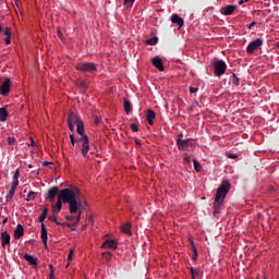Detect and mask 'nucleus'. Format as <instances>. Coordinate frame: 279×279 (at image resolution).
Masks as SVG:
<instances>
[{
  "label": "nucleus",
  "mask_w": 279,
  "mask_h": 279,
  "mask_svg": "<svg viewBox=\"0 0 279 279\" xmlns=\"http://www.w3.org/2000/svg\"><path fill=\"white\" fill-rule=\"evenodd\" d=\"M80 196V189L75 186L63 189L59 192L58 195L63 204H69V210L71 215L77 214V210H80V206H82V198Z\"/></svg>",
  "instance_id": "f257e3e1"
},
{
  "label": "nucleus",
  "mask_w": 279,
  "mask_h": 279,
  "mask_svg": "<svg viewBox=\"0 0 279 279\" xmlns=\"http://www.w3.org/2000/svg\"><path fill=\"white\" fill-rule=\"evenodd\" d=\"M228 193H230V181L225 180L216 192L214 215H219V213H221V208H223V199H226Z\"/></svg>",
  "instance_id": "f03ea898"
},
{
  "label": "nucleus",
  "mask_w": 279,
  "mask_h": 279,
  "mask_svg": "<svg viewBox=\"0 0 279 279\" xmlns=\"http://www.w3.org/2000/svg\"><path fill=\"white\" fill-rule=\"evenodd\" d=\"M76 71H81V73H88L89 75L97 74V64L93 62H81L75 66Z\"/></svg>",
  "instance_id": "7ed1b4c3"
},
{
  "label": "nucleus",
  "mask_w": 279,
  "mask_h": 279,
  "mask_svg": "<svg viewBox=\"0 0 279 279\" xmlns=\"http://www.w3.org/2000/svg\"><path fill=\"white\" fill-rule=\"evenodd\" d=\"M19 178H21V170L16 169L13 174V181L11 183V190L7 195V202H12V197H14V193H16V187L19 186Z\"/></svg>",
  "instance_id": "20e7f679"
},
{
  "label": "nucleus",
  "mask_w": 279,
  "mask_h": 279,
  "mask_svg": "<svg viewBox=\"0 0 279 279\" xmlns=\"http://www.w3.org/2000/svg\"><path fill=\"white\" fill-rule=\"evenodd\" d=\"M226 69H228V65L226 64V61L218 60L214 62V73L216 77H221L223 73H226Z\"/></svg>",
  "instance_id": "39448f33"
},
{
  "label": "nucleus",
  "mask_w": 279,
  "mask_h": 279,
  "mask_svg": "<svg viewBox=\"0 0 279 279\" xmlns=\"http://www.w3.org/2000/svg\"><path fill=\"white\" fill-rule=\"evenodd\" d=\"M262 47H263V39L257 38L248 44V46L246 47V53L252 56L254 51H258V49H260Z\"/></svg>",
  "instance_id": "423d86ee"
},
{
  "label": "nucleus",
  "mask_w": 279,
  "mask_h": 279,
  "mask_svg": "<svg viewBox=\"0 0 279 279\" xmlns=\"http://www.w3.org/2000/svg\"><path fill=\"white\" fill-rule=\"evenodd\" d=\"M77 123H82V120H80V116L75 114L74 112H70L68 116V126L71 132L75 130V125Z\"/></svg>",
  "instance_id": "0eeeda50"
},
{
  "label": "nucleus",
  "mask_w": 279,
  "mask_h": 279,
  "mask_svg": "<svg viewBox=\"0 0 279 279\" xmlns=\"http://www.w3.org/2000/svg\"><path fill=\"white\" fill-rule=\"evenodd\" d=\"M81 141H83L82 154H83L84 158H86L88 156V151H90V144L88 142V135L83 133Z\"/></svg>",
  "instance_id": "6e6552de"
},
{
  "label": "nucleus",
  "mask_w": 279,
  "mask_h": 279,
  "mask_svg": "<svg viewBox=\"0 0 279 279\" xmlns=\"http://www.w3.org/2000/svg\"><path fill=\"white\" fill-rule=\"evenodd\" d=\"M11 85H12V81L10 78H5L0 88V95H2V97L10 95Z\"/></svg>",
  "instance_id": "1a4fd4ad"
},
{
  "label": "nucleus",
  "mask_w": 279,
  "mask_h": 279,
  "mask_svg": "<svg viewBox=\"0 0 279 279\" xmlns=\"http://www.w3.org/2000/svg\"><path fill=\"white\" fill-rule=\"evenodd\" d=\"M192 141L193 140L191 138H187V140L178 138L177 145L179 149H186V147H194L195 144H193Z\"/></svg>",
  "instance_id": "9d476101"
},
{
  "label": "nucleus",
  "mask_w": 279,
  "mask_h": 279,
  "mask_svg": "<svg viewBox=\"0 0 279 279\" xmlns=\"http://www.w3.org/2000/svg\"><path fill=\"white\" fill-rule=\"evenodd\" d=\"M58 193H60V189H58V186H52L46 196V199H48V202H53V199H56V195H58Z\"/></svg>",
  "instance_id": "9b49d317"
},
{
  "label": "nucleus",
  "mask_w": 279,
  "mask_h": 279,
  "mask_svg": "<svg viewBox=\"0 0 279 279\" xmlns=\"http://www.w3.org/2000/svg\"><path fill=\"white\" fill-rule=\"evenodd\" d=\"M238 8H239V5H236V4H234V5L228 4L225 8H222V14L225 16H231V14H233L234 10H236Z\"/></svg>",
  "instance_id": "f8f14e48"
},
{
  "label": "nucleus",
  "mask_w": 279,
  "mask_h": 279,
  "mask_svg": "<svg viewBox=\"0 0 279 279\" xmlns=\"http://www.w3.org/2000/svg\"><path fill=\"white\" fill-rule=\"evenodd\" d=\"M118 243L114 240H106L102 244V250H117Z\"/></svg>",
  "instance_id": "ddd939ff"
},
{
  "label": "nucleus",
  "mask_w": 279,
  "mask_h": 279,
  "mask_svg": "<svg viewBox=\"0 0 279 279\" xmlns=\"http://www.w3.org/2000/svg\"><path fill=\"white\" fill-rule=\"evenodd\" d=\"M24 259L27 263H29V265H32L35 269H36V267H38V258L37 257H34L33 255H29V254H25Z\"/></svg>",
  "instance_id": "4468645a"
},
{
  "label": "nucleus",
  "mask_w": 279,
  "mask_h": 279,
  "mask_svg": "<svg viewBox=\"0 0 279 279\" xmlns=\"http://www.w3.org/2000/svg\"><path fill=\"white\" fill-rule=\"evenodd\" d=\"M121 232L123 234H128L129 236H132V223L131 222H125L124 225L121 226Z\"/></svg>",
  "instance_id": "2eb2a0df"
},
{
  "label": "nucleus",
  "mask_w": 279,
  "mask_h": 279,
  "mask_svg": "<svg viewBox=\"0 0 279 279\" xmlns=\"http://www.w3.org/2000/svg\"><path fill=\"white\" fill-rule=\"evenodd\" d=\"M25 234V229L23 228V225L19 223L16 226V229L14 230V239H21Z\"/></svg>",
  "instance_id": "dca6fc26"
},
{
  "label": "nucleus",
  "mask_w": 279,
  "mask_h": 279,
  "mask_svg": "<svg viewBox=\"0 0 279 279\" xmlns=\"http://www.w3.org/2000/svg\"><path fill=\"white\" fill-rule=\"evenodd\" d=\"M171 21L174 25H178L179 27H184V20L180 17V15L173 14Z\"/></svg>",
  "instance_id": "f3484780"
},
{
  "label": "nucleus",
  "mask_w": 279,
  "mask_h": 279,
  "mask_svg": "<svg viewBox=\"0 0 279 279\" xmlns=\"http://www.w3.org/2000/svg\"><path fill=\"white\" fill-rule=\"evenodd\" d=\"M8 117H10L8 109H5V107L0 108V123H5L8 121Z\"/></svg>",
  "instance_id": "a211bd4d"
},
{
  "label": "nucleus",
  "mask_w": 279,
  "mask_h": 279,
  "mask_svg": "<svg viewBox=\"0 0 279 279\" xmlns=\"http://www.w3.org/2000/svg\"><path fill=\"white\" fill-rule=\"evenodd\" d=\"M153 64L158 71H165V65L162 64V59L156 57L153 59Z\"/></svg>",
  "instance_id": "6ab92c4d"
},
{
  "label": "nucleus",
  "mask_w": 279,
  "mask_h": 279,
  "mask_svg": "<svg viewBox=\"0 0 279 279\" xmlns=\"http://www.w3.org/2000/svg\"><path fill=\"white\" fill-rule=\"evenodd\" d=\"M146 119L149 125H154V119H156V112H154V110L151 109H148Z\"/></svg>",
  "instance_id": "aec40b11"
},
{
  "label": "nucleus",
  "mask_w": 279,
  "mask_h": 279,
  "mask_svg": "<svg viewBox=\"0 0 279 279\" xmlns=\"http://www.w3.org/2000/svg\"><path fill=\"white\" fill-rule=\"evenodd\" d=\"M1 241H2V247H5V245H10V233L2 232L1 233Z\"/></svg>",
  "instance_id": "412c9836"
},
{
  "label": "nucleus",
  "mask_w": 279,
  "mask_h": 279,
  "mask_svg": "<svg viewBox=\"0 0 279 279\" xmlns=\"http://www.w3.org/2000/svg\"><path fill=\"white\" fill-rule=\"evenodd\" d=\"M41 241H43L45 247H47L48 233H47V228L45 227V225H41Z\"/></svg>",
  "instance_id": "4be33fe9"
},
{
  "label": "nucleus",
  "mask_w": 279,
  "mask_h": 279,
  "mask_svg": "<svg viewBox=\"0 0 279 279\" xmlns=\"http://www.w3.org/2000/svg\"><path fill=\"white\" fill-rule=\"evenodd\" d=\"M123 108L125 114H130V112H132V102H130V100H128L126 98H123Z\"/></svg>",
  "instance_id": "5701e85b"
},
{
  "label": "nucleus",
  "mask_w": 279,
  "mask_h": 279,
  "mask_svg": "<svg viewBox=\"0 0 279 279\" xmlns=\"http://www.w3.org/2000/svg\"><path fill=\"white\" fill-rule=\"evenodd\" d=\"M49 221H53V223H56L57 226H66V228H71L73 225L69 223V222H59L58 218L53 217V216H48Z\"/></svg>",
  "instance_id": "b1692460"
},
{
  "label": "nucleus",
  "mask_w": 279,
  "mask_h": 279,
  "mask_svg": "<svg viewBox=\"0 0 279 279\" xmlns=\"http://www.w3.org/2000/svg\"><path fill=\"white\" fill-rule=\"evenodd\" d=\"M49 214V208L48 207H45L43 209V213L41 215L39 216V222L43 225H45V219H47V215Z\"/></svg>",
  "instance_id": "393cba45"
},
{
  "label": "nucleus",
  "mask_w": 279,
  "mask_h": 279,
  "mask_svg": "<svg viewBox=\"0 0 279 279\" xmlns=\"http://www.w3.org/2000/svg\"><path fill=\"white\" fill-rule=\"evenodd\" d=\"M53 213L58 214L62 210V198L58 197L56 205L53 206Z\"/></svg>",
  "instance_id": "a878e982"
},
{
  "label": "nucleus",
  "mask_w": 279,
  "mask_h": 279,
  "mask_svg": "<svg viewBox=\"0 0 279 279\" xmlns=\"http://www.w3.org/2000/svg\"><path fill=\"white\" fill-rule=\"evenodd\" d=\"M76 132L80 136H84V122L81 121L76 124Z\"/></svg>",
  "instance_id": "bb28decb"
},
{
  "label": "nucleus",
  "mask_w": 279,
  "mask_h": 279,
  "mask_svg": "<svg viewBox=\"0 0 279 279\" xmlns=\"http://www.w3.org/2000/svg\"><path fill=\"white\" fill-rule=\"evenodd\" d=\"M190 271H191V276L193 279H197L199 277V271L197 269H195L194 267H191Z\"/></svg>",
  "instance_id": "cd10ccee"
},
{
  "label": "nucleus",
  "mask_w": 279,
  "mask_h": 279,
  "mask_svg": "<svg viewBox=\"0 0 279 279\" xmlns=\"http://www.w3.org/2000/svg\"><path fill=\"white\" fill-rule=\"evenodd\" d=\"M194 169L197 173L202 171V163H199L196 159H193Z\"/></svg>",
  "instance_id": "c85d7f7f"
},
{
  "label": "nucleus",
  "mask_w": 279,
  "mask_h": 279,
  "mask_svg": "<svg viewBox=\"0 0 279 279\" xmlns=\"http://www.w3.org/2000/svg\"><path fill=\"white\" fill-rule=\"evenodd\" d=\"M136 0H124V8H126V10H130V8H132V5H134V2Z\"/></svg>",
  "instance_id": "c756f323"
},
{
  "label": "nucleus",
  "mask_w": 279,
  "mask_h": 279,
  "mask_svg": "<svg viewBox=\"0 0 279 279\" xmlns=\"http://www.w3.org/2000/svg\"><path fill=\"white\" fill-rule=\"evenodd\" d=\"M146 45H158V37L147 39Z\"/></svg>",
  "instance_id": "7c9ffc66"
},
{
  "label": "nucleus",
  "mask_w": 279,
  "mask_h": 279,
  "mask_svg": "<svg viewBox=\"0 0 279 279\" xmlns=\"http://www.w3.org/2000/svg\"><path fill=\"white\" fill-rule=\"evenodd\" d=\"M189 241H190V245L192 247L193 253L195 254V256H197V247L195 246V242L191 238L189 239Z\"/></svg>",
  "instance_id": "2f4dec72"
},
{
  "label": "nucleus",
  "mask_w": 279,
  "mask_h": 279,
  "mask_svg": "<svg viewBox=\"0 0 279 279\" xmlns=\"http://www.w3.org/2000/svg\"><path fill=\"white\" fill-rule=\"evenodd\" d=\"M102 258H104V260L109 263V260L112 258V253H110V252L102 253Z\"/></svg>",
  "instance_id": "473e14b6"
},
{
  "label": "nucleus",
  "mask_w": 279,
  "mask_h": 279,
  "mask_svg": "<svg viewBox=\"0 0 279 279\" xmlns=\"http://www.w3.org/2000/svg\"><path fill=\"white\" fill-rule=\"evenodd\" d=\"M36 197V192H29L26 197V202H31V199H34Z\"/></svg>",
  "instance_id": "72a5a7b5"
},
{
  "label": "nucleus",
  "mask_w": 279,
  "mask_h": 279,
  "mask_svg": "<svg viewBox=\"0 0 279 279\" xmlns=\"http://www.w3.org/2000/svg\"><path fill=\"white\" fill-rule=\"evenodd\" d=\"M81 219H82V211H78V215L74 216V223H80Z\"/></svg>",
  "instance_id": "f704fd0d"
},
{
  "label": "nucleus",
  "mask_w": 279,
  "mask_h": 279,
  "mask_svg": "<svg viewBox=\"0 0 279 279\" xmlns=\"http://www.w3.org/2000/svg\"><path fill=\"white\" fill-rule=\"evenodd\" d=\"M232 78H233V84H234V86H239V82H240V80L236 77V74H232Z\"/></svg>",
  "instance_id": "c9c22d12"
},
{
  "label": "nucleus",
  "mask_w": 279,
  "mask_h": 279,
  "mask_svg": "<svg viewBox=\"0 0 279 279\" xmlns=\"http://www.w3.org/2000/svg\"><path fill=\"white\" fill-rule=\"evenodd\" d=\"M130 128H131L132 132H138V125H136L135 123H132L130 125Z\"/></svg>",
  "instance_id": "e433bc0d"
},
{
  "label": "nucleus",
  "mask_w": 279,
  "mask_h": 279,
  "mask_svg": "<svg viewBox=\"0 0 279 279\" xmlns=\"http://www.w3.org/2000/svg\"><path fill=\"white\" fill-rule=\"evenodd\" d=\"M14 143H16V140L14 137H8L9 145H14Z\"/></svg>",
  "instance_id": "4c0bfd02"
},
{
  "label": "nucleus",
  "mask_w": 279,
  "mask_h": 279,
  "mask_svg": "<svg viewBox=\"0 0 279 279\" xmlns=\"http://www.w3.org/2000/svg\"><path fill=\"white\" fill-rule=\"evenodd\" d=\"M72 260H73V250H71L68 255V262L71 263Z\"/></svg>",
  "instance_id": "58836bf2"
},
{
  "label": "nucleus",
  "mask_w": 279,
  "mask_h": 279,
  "mask_svg": "<svg viewBox=\"0 0 279 279\" xmlns=\"http://www.w3.org/2000/svg\"><path fill=\"white\" fill-rule=\"evenodd\" d=\"M227 156H228V158H231L232 160L239 158V155H236V154H228Z\"/></svg>",
  "instance_id": "ea45409f"
},
{
  "label": "nucleus",
  "mask_w": 279,
  "mask_h": 279,
  "mask_svg": "<svg viewBox=\"0 0 279 279\" xmlns=\"http://www.w3.org/2000/svg\"><path fill=\"white\" fill-rule=\"evenodd\" d=\"M65 219L68 221H73V223H75V216H65Z\"/></svg>",
  "instance_id": "a19ab883"
},
{
  "label": "nucleus",
  "mask_w": 279,
  "mask_h": 279,
  "mask_svg": "<svg viewBox=\"0 0 279 279\" xmlns=\"http://www.w3.org/2000/svg\"><path fill=\"white\" fill-rule=\"evenodd\" d=\"M4 36L12 37V33L10 32V28H5Z\"/></svg>",
  "instance_id": "79ce46f5"
},
{
  "label": "nucleus",
  "mask_w": 279,
  "mask_h": 279,
  "mask_svg": "<svg viewBox=\"0 0 279 279\" xmlns=\"http://www.w3.org/2000/svg\"><path fill=\"white\" fill-rule=\"evenodd\" d=\"M31 138V144H28L29 147H36V142L34 141V137Z\"/></svg>",
  "instance_id": "37998d69"
},
{
  "label": "nucleus",
  "mask_w": 279,
  "mask_h": 279,
  "mask_svg": "<svg viewBox=\"0 0 279 279\" xmlns=\"http://www.w3.org/2000/svg\"><path fill=\"white\" fill-rule=\"evenodd\" d=\"M197 90H199V88H197V87H190V93H192V94L197 93Z\"/></svg>",
  "instance_id": "c03bdc74"
},
{
  "label": "nucleus",
  "mask_w": 279,
  "mask_h": 279,
  "mask_svg": "<svg viewBox=\"0 0 279 279\" xmlns=\"http://www.w3.org/2000/svg\"><path fill=\"white\" fill-rule=\"evenodd\" d=\"M70 141H71L72 145H75V136L73 134L70 135Z\"/></svg>",
  "instance_id": "a18cd8bd"
},
{
  "label": "nucleus",
  "mask_w": 279,
  "mask_h": 279,
  "mask_svg": "<svg viewBox=\"0 0 279 279\" xmlns=\"http://www.w3.org/2000/svg\"><path fill=\"white\" fill-rule=\"evenodd\" d=\"M255 25H257L256 22H252L250 25H248V29H253L255 27Z\"/></svg>",
  "instance_id": "49530a36"
},
{
  "label": "nucleus",
  "mask_w": 279,
  "mask_h": 279,
  "mask_svg": "<svg viewBox=\"0 0 279 279\" xmlns=\"http://www.w3.org/2000/svg\"><path fill=\"white\" fill-rule=\"evenodd\" d=\"M184 162H186L189 165L191 162V157H189V156L184 157Z\"/></svg>",
  "instance_id": "de8ad7c7"
},
{
  "label": "nucleus",
  "mask_w": 279,
  "mask_h": 279,
  "mask_svg": "<svg viewBox=\"0 0 279 279\" xmlns=\"http://www.w3.org/2000/svg\"><path fill=\"white\" fill-rule=\"evenodd\" d=\"M10 43H11V37H7L5 38V45H10Z\"/></svg>",
  "instance_id": "09e8293b"
},
{
  "label": "nucleus",
  "mask_w": 279,
  "mask_h": 279,
  "mask_svg": "<svg viewBox=\"0 0 279 279\" xmlns=\"http://www.w3.org/2000/svg\"><path fill=\"white\" fill-rule=\"evenodd\" d=\"M48 267H49L50 271L53 272V264H49Z\"/></svg>",
  "instance_id": "8fccbe9b"
},
{
  "label": "nucleus",
  "mask_w": 279,
  "mask_h": 279,
  "mask_svg": "<svg viewBox=\"0 0 279 279\" xmlns=\"http://www.w3.org/2000/svg\"><path fill=\"white\" fill-rule=\"evenodd\" d=\"M136 145L141 146V140H135Z\"/></svg>",
  "instance_id": "3c124183"
},
{
  "label": "nucleus",
  "mask_w": 279,
  "mask_h": 279,
  "mask_svg": "<svg viewBox=\"0 0 279 279\" xmlns=\"http://www.w3.org/2000/svg\"><path fill=\"white\" fill-rule=\"evenodd\" d=\"M244 2H245V0H240L239 5H243Z\"/></svg>",
  "instance_id": "603ef678"
},
{
  "label": "nucleus",
  "mask_w": 279,
  "mask_h": 279,
  "mask_svg": "<svg viewBox=\"0 0 279 279\" xmlns=\"http://www.w3.org/2000/svg\"><path fill=\"white\" fill-rule=\"evenodd\" d=\"M95 123L96 125H99V118H96Z\"/></svg>",
  "instance_id": "864d4df0"
},
{
  "label": "nucleus",
  "mask_w": 279,
  "mask_h": 279,
  "mask_svg": "<svg viewBox=\"0 0 279 279\" xmlns=\"http://www.w3.org/2000/svg\"><path fill=\"white\" fill-rule=\"evenodd\" d=\"M50 279H53L54 278V276H53V271H50Z\"/></svg>",
  "instance_id": "5fc2aeb1"
},
{
  "label": "nucleus",
  "mask_w": 279,
  "mask_h": 279,
  "mask_svg": "<svg viewBox=\"0 0 279 279\" xmlns=\"http://www.w3.org/2000/svg\"><path fill=\"white\" fill-rule=\"evenodd\" d=\"M193 260H197V256H195V253L193 255Z\"/></svg>",
  "instance_id": "6e6d98bb"
},
{
  "label": "nucleus",
  "mask_w": 279,
  "mask_h": 279,
  "mask_svg": "<svg viewBox=\"0 0 279 279\" xmlns=\"http://www.w3.org/2000/svg\"><path fill=\"white\" fill-rule=\"evenodd\" d=\"M1 32H3V27H1V24H0V34H1Z\"/></svg>",
  "instance_id": "4d7b16f0"
},
{
  "label": "nucleus",
  "mask_w": 279,
  "mask_h": 279,
  "mask_svg": "<svg viewBox=\"0 0 279 279\" xmlns=\"http://www.w3.org/2000/svg\"><path fill=\"white\" fill-rule=\"evenodd\" d=\"M183 137H184V135H183V134H180V135H179V138H183Z\"/></svg>",
  "instance_id": "13d9d810"
},
{
  "label": "nucleus",
  "mask_w": 279,
  "mask_h": 279,
  "mask_svg": "<svg viewBox=\"0 0 279 279\" xmlns=\"http://www.w3.org/2000/svg\"><path fill=\"white\" fill-rule=\"evenodd\" d=\"M58 34H59V36H62V32L59 31Z\"/></svg>",
  "instance_id": "bf43d9fd"
},
{
  "label": "nucleus",
  "mask_w": 279,
  "mask_h": 279,
  "mask_svg": "<svg viewBox=\"0 0 279 279\" xmlns=\"http://www.w3.org/2000/svg\"><path fill=\"white\" fill-rule=\"evenodd\" d=\"M47 165H49V162H45L44 166L47 167Z\"/></svg>",
  "instance_id": "052dcab7"
},
{
  "label": "nucleus",
  "mask_w": 279,
  "mask_h": 279,
  "mask_svg": "<svg viewBox=\"0 0 279 279\" xmlns=\"http://www.w3.org/2000/svg\"><path fill=\"white\" fill-rule=\"evenodd\" d=\"M8 221V218L4 219L3 223H5Z\"/></svg>",
  "instance_id": "680f3d73"
},
{
  "label": "nucleus",
  "mask_w": 279,
  "mask_h": 279,
  "mask_svg": "<svg viewBox=\"0 0 279 279\" xmlns=\"http://www.w3.org/2000/svg\"><path fill=\"white\" fill-rule=\"evenodd\" d=\"M247 1H250V0H244L245 3H247Z\"/></svg>",
  "instance_id": "e2e57ef3"
},
{
  "label": "nucleus",
  "mask_w": 279,
  "mask_h": 279,
  "mask_svg": "<svg viewBox=\"0 0 279 279\" xmlns=\"http://www.w3.org/2000/svg\"><path fill=\"white\" fill-rule=\"evenodd\" d=\"M15 1V3H16V1H19V0H14Z\"/></svg>",
  "instance_id": "0e129e2a"
}]
</instances>
